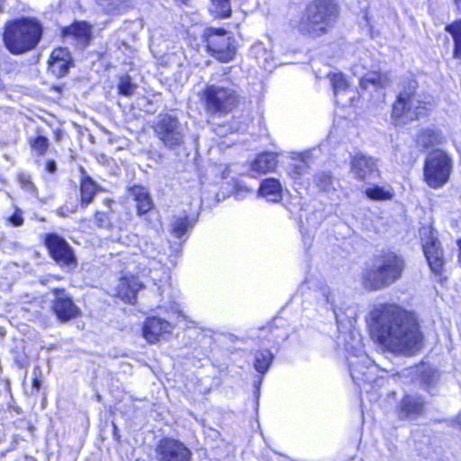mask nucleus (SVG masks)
Here are the masks:
<instances>
[{"label":"nucleus","mask_w":461,"mask_h":461,"mask_svg":"<svg viewBox=\"0 0 461 461\" xmlns=\"http://www.w3.org/2000/svg\"><path fill=\"white\" fill-rule=\"evenodd\" d=\"M365 194L368 198L376 201L391 200L393 196L392 188H385L379 185L366 188Z\"/></svg>","instance_id":"c756f323"},{"label":"nucleus","mask_w":461,"mask_h":461,"mask_svg":"<svg viewBox=\"0 0 461 461\" xmlns=\"http://www.w3.org/2000/svg\"><path fill=\"white\" fill-rule=\"evenodd\" d=\"M157 137L163 144L173 149L183 142V131L178 120L170 114H161L154 126Z\"/></svg>","instance_id":"1a4fd4ad"},{"label":"nucleus","mask_w":461,"mask_h":461,"mask_svg":"<svg viewBox=\"0 0 461 461\" xmlns=\"http://www.w3.org/2000/svg\"><path fill=\"white\" fill-rule=\"evenodd\" d=\"M258 194L268 202L277 203L282 199V186L276 178H267L262 181Z\"/></svg>","instance_id":"b1692460"},{"label":"nucleus","mask_w":461,"mask_h":461,"mask_svg":"<svg viewBox=\"0 0 461 461\" xmlns=\"http://www.w3.org/2000/svg\"><path fill=\"white\" fill-rule=\"evenodd\" d=\"M141 287L142 284L135 276L121 278L117 285V296L124 302L133 303L136 294Z\"/></svg>","instance_id":"412c9836"},{"label":"nucleus","mask_w":461,"mask_h":461,"mask_svg":"<svg viewBox=\"0 0 461 461\" xmlns=\"http://www.w3.org/2000/svg\"><path fill=\"white\" fill-rule=\"evenodd\" d=\"M95 221H96V224L98 225V227H101V228H105L108 226V217L106 215V213L104 212H96L95 215Z\"/></svg>","instance_id":"ea45409f"},{"label":"nucleus","mask_w":461,"mask_h":461,"mask_svg":"<svg viewBox=\"0 0 461 461\" xmlns=\"http://www.w3.org/2000/svg\"><path fill=\"white\" fill-rule=\"evenodd\" d=\"M458 10H461V0H453Z\"/></svg>","instance_id":"79ce46f5"},{"label":"nucleus","mask_w":461,"mask_h":461,"mask_svg":"<svg viewBox=\"0 0 461 461\" xmlns=\"http://www.w3.org/2000/svg\"><path fill=\"white\" fill-rule=\"evenodd\" d=\"M9 221L14 226H21L23 223L22 211L16 208L14 213L10 217Z\"/></svg>","instance_id":"58836bf2"},{"label":"nucleus","mask_w":461,"mask_h":461,"mask_svg":"<svg viewBox=\"0 0 461 461\" xmlns=\"http://www.w3.org/2000/svg\"><path fill=\"white\" fill-rule=\"evenodd\" d=\"M126 0H96L97 5L106 14H120L126 8Z\"/></svg>","instance_id":"7c9ffc66"},{"label":"nucleus","mask_w":461,"mask_h":461,"mask_svg":"<svg viewBox=\"0 0 461 461\" xmlns=\"http://www.w3.org/2000/svg\"><path fill=\"white\" fill-rule=\"evenodd\" d=\"M372 338L393 353L413 355L422 347V336L414 316L396 304H380L368 317Z\"/></svg>","instance_id":"f257e3e1"},{"label":"nucleus","mask_w":461,"mask_h":461,"mask_svg":"<svg viewBox=\"0 0 461 461\" xmlns=\"http://www.w3.org/2000/svg\"><path fill=\"white\" fill-rule=\"evenodd\" d=\"M55 60H71L70 52L66 48L55 49L50 55L49 61Z\"/></svg>","instance_id":"e433bc0d"},{"label":"nucleus","mask_w":461,"mask_h":461,"mask_svg":"<svg viewBox=\"0 0 461 461\" xmlns=\"http://www.w3.org/2000/svg\"><path fill=\"white\" fill-rule=\"evenodd\" d=\"M46 169L50 173H54L56 171V163L53 160H49L46 165Z\"/></svg>","instance_id":"a19ab883"},{"label":"nucleus","mask_w":461,"mask_h":461,"mask_svg":"<svg viewBox=\"0 0 461 461\" xmlns=\"http://www.w3.org/2000/svg\"><path fill=\"white\" fill-rule=\"evenodd\" d=\"M273 355L269 350H258L255 353V362H254V367L255 369L260 373L261 375H265L272 361H273Z\"/></svg>","instance_id":"a878e982"},{"label":"nucleus","mask_w":461,"mask_h":461,"mask_svg":"<svg viewBox=\"0 0 461 461\" xmlns=\"http://www.w3.org/2000/svg\"><path fill=\"white\" fill-rule=\"evenodd\" d=\"M236 196L239 197L240 196V192H237L236 193Z\"/></svg>","instance_id":"de8ad7c7"},{"label":"nucleus","mask_w":461,"mask_h":461,"mask_svg":"<svg viewBox=\"0 0 461 461\" xmlns=\"http://www.w3.org/2000/svg\"><path fill=\"white\" fill-rule=\"evenodd\" d=\"M159 461H191L192 452L179 440L166 438L159 441L156 448Z\"/></svg>","instance_id":"f8f14e48"},{"label":"nucleus","mask_w":461,"mask_h":461,"mask_svg":"<svg viewBox=\"0 0 461 461\" xmlns=\"http://www.w3.org/2000/svg\"><path fill=\"white\" fill-rule=\"evenodd\" d=\"M53 294L55 299L52 302L51 310L60 322L66 323L79 316L80 309L64 289H54Z\"/></svg>","instance_id":"ddd939ff"},{"label":"nucleus","mask_w":461,"mask_h":461,"mask_svg":"<svg viewBox=\"0 0 461 461\" xmlns=\"http://www.w3.org/2000/svg\"><path fill=\"white\" fill-rule=\"evenodd\" d=\"M354 76L359 78V86L362 89L366 90L369 86L374 87H384L386 85V77L377 72L365 73V68L360 63L355 64L352 68Z\"/></svg>","instance_id":"a211bd4d"},{"label":"nucleus","mask_w":461,"mask_h":461,"mask_svg":"<svg viewBox=\"0 0 461 461\" xmlns=\"http://www.w3.org/2000/svg\"><path fill=\"white\" fill-rule=\"evenodd\" d=\"M348 362L350 375L355 383H371L373 381V373L375 367L371 365V360L364 353L359 341L352 347V353L348 357Z\"/></svg>","instance_id":"9d476101"},{"label":"nucleus","mask_w":461,"mask_h":461,"mask_svg":"<svg viewBox=\"0 0 461 461\" xmlns=\"http://www.w3.org/2000/svg\"><path fill=\"white\" fill-rule=\"evenodd\" d=\"M458 247H459V262L461 264V240L458 241Z\"/></svg>","instance_id":"c03bdc74"},{"label":"nucleus","mask_w":461,"mask_h":461,"mask_svg":"<svg viewBox=\"0 0 461 461\" xmlns=\"http://www.w3.org/2000/svg\"><path fill=\"white\" fill-rule=\"evenodd\" d=\"M423 251L426 256L427 261L430 270L435 274L440 276L443 271L444 259L443 252L440 249V244L438 240H433L423 246Z\"/></svg>","instance_id":"6ab92c4d"},{"label":"nucleus","mask_w":461,"mask_h":461,"mask_svg":"<svg viewBox=\"0 0 461 461\" xmlns=\"http://www.w3.org/2000/svg\"><path fill=\"white\" fill-rule=\"evenodd\" d=\"M451 170L452 160L447 154L441 150H435L425 161L424 180L429 187L440 188L447 183Z\"/></svg>","instance_id":"0eeeda50"},{"label":"nucleus","mask_w":461,"mask_h":461,"mask_svg":"<svg viewBox=\"0 0 461 461\" xmlns=\"http://www.w3.org/2000/svg\"><path fill=\"white\" fill-rule=\"evenodd\" d=\"M40 386H41L40 382L37 379H34L33 380V387H35L36 389H39Z\"/></svg>","instance_id":"37998d69"},{"label":"nucleus","mask_w":461,"mask_h":461,"mask_svg":"<svg viewBox=\"0 0 461 461\" xmlns=\"http://www.w3.org/2000/svg\"><path fill=\"white\" fill-rule=\"evenodd\" d=\"M4 5L3 4L0 2V14L4 12Z\"/></svg>","instance_id":"a18cd8bd"},{"label":"nucleus","mask_w":461,"mask_h":461,"mask_svg":"<svg viewBox=\"0 0 461 461\" xmlns=\"http://www.w3.org/2000/svg\"><path fill=\"white\" fill-rule=\"evenodd\" d=\"M351 172L358 180H366L375 176L377 171L376 161L372 157L357 154L351 159Z\"/></svg>","instance_id":"dca6fc26"},{"label":"nucleus","mask_w":461,"mask_h":461,"mask_svg":"<svg viewBox=\"0 0 461 461\" xmlns=\"http://www.w3.org/2000/svg\"><path fill=\"white\" fill-rule=\"evenodd\" d=\"M210 12L216 17H229L231 13L230 0H211Z\"/></svg>","instance_id":"2f4dec72"},{"label":"nucleus","mask_w":461,"mask_h":461,"mask_svg":"<svg viewBox=\"0 0 461 461\" xmlns=\"http://www.w3.org/2000/svg\"><path fill=\"white\" fill-rule=\"evenodd\" d=\"M137 89V85L131 82L129 76L122 77L118 84L119 94L124 96H131Z\"/></svg>","instance_id":"473e14b6"},{"label":"nucleus","mask_w":461,"mask_h":461,"mask_svg":"<svg viewBox=\"0 0 461 461\" xmlns=\"http://www.w3.org/2000/svg\"><path fill=\"white\" fill-rule=\"evenodd\" d=\"M446 31L454 40V58L461 59V20L447 25Z\"/></svg>","instance_id":"bb28decb"},{"label":"nucleus","mask_w":461,"mask_h":461,"mask_svg":"<svg viewBox=\"0 0 461 461\" xmlns=\"http://www.w3.org/2000/svg\"><path fill=\"white\" fill-rule=\"evenodd\" d=\"M173 330V326L169 321L157 317L148 318L142 328V335L149 343L157 342L159 338L169 333Z\"/></svg>","instance_id":"f3484780"},{"label":"nucleus","mask_w":461,"mask_h":461,"mask_svg":"<svg viewBox=\"0 0 461 461\" xmlns=\"http://www.w3.org/2000/svg\"><path fill=\"white\" fill-rule=\"evenodd\" d=\"M71 60L49 61V69L58 77L67 75Z\"/></svg>","instance_id":"72a5a7b5"},{"label":"nucleus","mask_w":461,"mask_h":461,"mask_svg":"<svg viewBox=\"0 0 461 461\" xmlns=\"http://www.w3.org/2000/svg\"><path fill=\"white\" fill-rule=\"evenodd\" d=\"M130 195L136 202V209L139 215L149 212L153 208V202L146 187L133 185L128 189Z\"/></svg>","instance_id":"4be33fe9"},{"label":"nucleus","mask_w":461,"mask_h":461,"mask_svg":"<svg viewBox=\"0 0 461 461\" xmlns=\"http://www.w3.org/2000/svg\"><path fill=\"white\" fill-rule=\"evenodd\" d=\"M222 70L221 77H211L200 94L203 109L210 115L228 114L240 104L238 85L226 77L230 68H225Z\"/></svg>","instance_id":"f03ea898"},{"label":"nucleus","mask_w":461,"mask_h":461,"mask_svg":"<svg viewBox=\"0 0 461 461\" xmlns=\"http://www.w3.org/2000/svg\"><path fill=\"white\" fill-rule=\"evenodd\" d=\"M316 185L321 191L329 192L333 189V180L327 173H321L316 176Z\"/></svg>","instance_id":"f704fd0d"},{"label":"nucleus","mask_w":461,"mask_h":461,"mask_svg":"<svg viewBox=\"0 0 461 461\" xmlns=\"http://www.w3.org/2000/svg\"><path fill=\"white\" fill-rule=\"evenodd\" d=\"M319 293L322 299L326 302V303L330 304V307L332 308L339 329H351L356 322L355 310L349 307H347L345 309L342 307H338L335 304L333 293L328 286L321 287Z\"/></svg>","instance_id":"4468645a"},{"label":"nucleus","mask_w":461,"mask_h":461,"mask_svg":"<svg viewBox=\"0 0 461 461\" xmlns=\"http://www.w3.org/2000/svg\"><path fill=\"white\" fill-rule=\"evenodd\" d=\"M418 83L410 79L393 105L392 118L397 123L405 124L425 114L426 105L418 97Z\"/></svg>","instance_id":"423d86ee"},{"label":"nucleus","mask_w":461,"mask_h":461,"mask_svg":"<svg viewBox=\"0 0 461 461\" xmlns=\"http://www.w3.org/2000/svg\"><path fill=\"white\" fill-rule=\"evenodd\" d=\"M45 244L51 258L62 267L74 268L77 259L74 252L65 239L57 234L46 236Z\"/></svg>","instance_id":"9b49d317"},{"label":"nucleus","mask_w":461,"mask_h":461,"mask_svg":"<svg viewBox=\"0 0 461 461\" xmlns=\"http://www.w3.org/2000/svg\"><path fill=\"white\" fill-rule=\"evenodd\" d=\"M203 36L208 51L216 59L228 62L234 59L236 54L234 40L224 29H207Z\"/></svg>","instance_id":"6e6552de"},{"label":"nucleus","mask_w":461,"mask_h":461,"mask_svg":"<svg viewBox=\"0 0 461 461\" xmlns=\"http://www.w3.org/2000/svg\"><path fill=\"white\" fill-rule=\"evenodd\" d=\"M43 29L35 18L22 17L8 21L5 25L3 41L14 55L24 54L34 50L42 37Z\"/></svg>","instance_id":"20e7f679"},{"label":"nucleus","mask_w":461,"mask_h":461,"mask_svg":"<svg viewBox=\"0 0 461 461\" xmlns=\"http://www.w3.org/2000/svg\"><path fill=\"white\" fill-rule=\"evenodd\" d=\"M307 165L304 159L300 160L298 163L294 165V168L291 171V176L294 178L298 177L300 175L303 174L307 170Z\"/></svg>","instance_id":"4c0bfd02"},{"label":"nucleus","mask_w":461,"mask_h":461,"mask_svg":"<svg viewBox=\"0 0 461 461\" xmlns=\"http://www.w3.org/2000/svg\"><path fill=\"white\" fill-rule=\"evenodd\" d=\"M95 193L96 185L94 181L89 177L85 178L80 186L82 205L87 206L93 201Z\"/></svg>","instance_id":"c85d7f7f"},{"label":"nucleus","mask_w":461,"mask_h":461,"mask_svg":"<svg viewBox=\"0 0 461 461\" xmlns=\"http://www.w3.org/2000/svg\"><path fill=\"white\" fill-rule=\"evenodd\" d=\"M426 402L420 395H405L400 402L398 416L401 420H416L425 412Z\"/></svg>","instance_id":"2eb2a0df"},{"label":"nucleus","mask_w":461,"mask_h":461,"mask_svg":"<svg viewBox=\"0 0 461 461\" xmlns=\"http://www.w3.org/2000/svg\"><path fill=\"white\" fill-rule=\"evenodd\" d=\"M171 233L178 238H183L193 227L186 214L173 217L171 223Z\"/></svg>","instance_id":"393cba45"},{"label":"nucleus","mask_w":461,"mask_h":461,"mask_svg":"<svg viewBox=\"0 0 461 461\" xmlns=\"http://www.w3.org/2000/svg\"><path fill=\"white\" fill-rule=\"evenodd\" d=\"M3 87V82L2 80L0 79V89Z\"/></svg>","instance_id":"49530a36"},{"label":"nucleus","mask_w":461,"mask_h":461,"mask_svg":"<svg viewBox=\"0 0 461 461\" xmlns=\"http://www.w3.org/2000/svg\"><path fill=\"white\" fill-rule=\"evenodd\" d=\"M49 140L46 137L39 136L31 144L32 149L37 153L38 156L45 154L49 148Z\"/></svg>","instance_id":"c9c22d12"},{"label":"nucleus","mask_w":461,"mask_h":461,"mask_svg":"<svg viewBox=\"0 0 461 461\" xmlns=\"http://www.w3.org/2000/svg\"><path fill=\"white\" fill-rule=\"evenodd\" d=\"M339 16L335 0H314L306 8L295 28L305 36L320 37L328 32Z\"/></svg>","instance_id":"39448f33"},{"label":"nucleus","mask_w":461,"mask_h":461,"mask_svg":"<svg viewBox=\"0 0 461 461\" xmlns=\"http://www.w3.org/2000/svg\"><path fill=\"white\" fill-rule=\"evenodd\" d=\"M405 268L406 262L402 255L384 251L375 259L372 267L365 271L363 285L369 291L385 289L402 277Z\"/></svg>","instance_id":"7ed1b4c3"},{"label":"nucleus","mask_w":461,"mask_h":461,"mask_svg":"<svg viewBox=\"0 0 461 461\" xmlns=\"http://www.w3.org/2000/svg\"><path fill=\"white\" fill-rule=\"evenodd\" d=\"M62 36L71 38L81 46H86L91 39V26L86 22H75L62 30Z\"/></svg>","instance_id":"aec40b11"},{"label":"nucleus","mask_w":461,"mask_h":461,"mask_svg":"<svg viewBox=\"0 0 461 461\" xmlns=\"http://www.w3.org/2000/svg\"><path fill=\"white\" fill-rule=\"evenodd\" d=\"M276 166V154L273 152H263L258 155L252 161L250 170L258 174H267L272 172Z\"/></svg>","instance_id":"5701e85b"},{"label":"nucleus","mask_w":461,"mask_h":461,"mask_svg":"<svg viewBox=\"0 0 461 461\" xmlns=\"http://www.w3.org/2000/svg\"><path fill=\"white\" fill-rule=\"evenodd\" d=\"M329 77L333 87L334 95L337 98L336 102H339V95H343L348 91V82L346 80L342 73H330L329 74Z\"/></svg>","instance_id":"cd10ccee"}]
</instances>
